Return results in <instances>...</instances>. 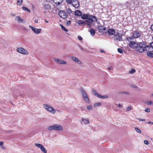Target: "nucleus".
<instances>
[{
    "label": "nucleus",
    "instance_id": "obj_1",
    "mask_svg": "<svg viewBox=\"0 0 153 153\" xmlns=\"http://www.w3.org/2000/svg\"><path fill=\"white\" fill-rule=\"evenodd\" d=\"M150 48L149 46H147L143 42L139 43V45L137 49V51L140 53H143L145 51H147L149 48Z\"/></svg>",
    "mask_w": 153,
    "mask_h": 153
},
{
    "label": "nucleus",
    "instance_id": "obj_2",
    "mask_svg": "<svg viewBox=\"0 0 153 153\" xmlns=\"http://www.w3.org/2000/svg\"><path fill=\"white\" fill-rule=\"evenodd\" d=\"M48 129L49 131L54 130L59 131L62 130H63V127L60 125L54 124L51 126L48 127Z\"/></svg>",
    "mask_w": 153,
    "mask_h": 153
},
{
    "label": "nucleus",
    "instance_id": "obj_3",
    "mask_svg": "<svg viewBox=\"0 0 153 153\" xmlns=\"http://www.w3.org/2000/svg\"><path fill=\"white\" fill-rule=\"evenodd\" d=\"M43 106L47 111L53 114H54L56 113V110L51 106L46 104H44Z\"/></svg>",
    "mask_w": 153,
    "mask_h": 153
},
{
    "label": "nucleus",
    "instance_id": "obj_4",
    "mask_svg": "<svg viewBox=\"0 0 153 153\" xmlns=\"http://www.w3.org/2000/svg\"><path fill=\"white\" fill-rule=\"evenodd\" d=\"M18 52L25 55H27L29 54L28 51L25 49L19 47L17 50Z\"/></svg>",
    "mask_w": 153,
    "mask_h": 153
},
{
    "label": "nucleus",
    "instance_id": "obj_5",
    "mask_svg": "<svg viewBox=\"0 0 153 153\" xmlns=\"http://www.w3.org/2000/svg\"><path fill=\"white\" fill-rule=\"evenodd\" d=\"M97 18L95 16L89 15L88 19L86 20V22L92 23L93 22H97Z\"/></svg>",
    "mask_w": 153,
    "mask_h": 153
},
{
    "label": "nucleus",
    "instance_id": "obj_6",
    "mask_svg": "<svg viewBox=\"0 0 153 153\" xmlns=\"http://www.w3.org/2000/svg\"><path fill=\"white\" fill-rule=\"evenodd\" d=\"M114 38L115 40L119 41H122L123 40L122 34L117 32L116 34L114 35Z\"/></svg>",
    "mask_w": 153,
    "mask_h": 153
},
{
    "label": "nucleus",
    "instance_id": "obj_7",
    "mask_svg": "<svg viewBox=\"0 0 153 153\" xmlns=\"http://www.w3.org/2000/svg\"><path fill=\"white\" fill-rule=\"evenodd\" d=\"M35 145L37 147L40 148V150L44 153H47V152L46 149L44 148L43 145L38 143H36L35 144Z\"/></svg>",
    "mask_w": 153,
    "mask_h": 153
},
{
    "label": "nucleus",
    "instance_id": "obj_8",
    "mask_svg": "<svg viewBox=\"0 0 153 153\" xmlns=\"http://www.w3.org/2000/svg\"><path fill=\"white\" fill-rule=\"evenodd\" d=\"M139 45V43L138 42L137 43L134 41L129 43V46L133 49L137 48Z\"/></svg>",
    "mask_w": 153,
    "mask_h": 153
},
{
    "label": "nucleus",
    "instance_id": "obj_9",
    "mask_svg": "<svg viewBox=\"0 0 153 153\" xmlns=\"http://www.w3.org/2000/svg\"><path fill=\"white\" fill-rule=\"evenodd\" d=\"M59 16L62 18L65 19L68 16V14L65 11H60L59 13Z\"/></svg>",
    "mask_w": 153,
    "mask_h": 153
},
{
    "label": "nucleus",
    "instance_id": "obj_10",
    "mask_svg": "<svg viewBox=\"0 0 153 153\" xmlns=\"http://www.w3.org/2000/svg\"><path fill=\"white\" fill-rule=\"evenodd\" d=\"M53 60L56 62L59 63L61 65H67V62L57 58H54L53 59Z\"/></svg>",
    "mask_w": 153,
    "mask_h": 153
},
{
    "label": "nucleus",
    "instance_id": "obj_11",
    "mask_svg": "<svg viewBox=\"0 0 153 153\" xmlns=\"http://www.w3.org/2000/svg\"><path fill=\"white\" fill-rule=\"evenodd\" d=\"M71 58L72 61L79 65H81L82 63V62L79 59L75 56H72Z\"/></svg>",
    "mask_w": 153,
    "mask_h": 153
},
{
    "label": "nucleus",
    "instance_id": "obj_12",
    "mask_svg": "<svg viewBox=\"0 0 153 153\" xmlns=\"http://www.w3.org/2000/svg\"><path fill=\"white\" fill-rule=\"evenodd\" d=\"M29 27H30L34 32L36 34L39 33L42 30V29L41 28L37 29L30 25L29 26Z\"/></svg>",
    "mask_w": 153,
    "mask_h": 153
},
{
    "label": "nucleus",
    "instance_id": "obj_13",
    "mask_svg": "<svg viewBox=\"0 0 153 153\" xmlns=\"http://www.w3.org/2000/svg\"><path fill=\"white\" fill-rule=\"evenodd\" d=\"M72 4L73 6L76 8H77L79 6V3L77 0H74Z\"/></svg>",
    "mask_w": 153,
    "mask_h": 153
},
{
    "label": "nucleus",
    "instance_id": "obj_14",
    "mask_svg": "<svg viewBox=\"0 0 153 153\" xmlns=\"http://www.w3.org/2000/svg\"><path fill=\"white\" fill-rule=\"evenodd\" d=\"M81 121L82 124H88L90 123L89 120L87 119H85L83 118H82L81 119Z\"/></svg>",
    "mask_w": 153,
    "mask_h": 153
},
{
    "label": "nucleus",
    "instance_id": "obj_15",
    "mask_svg": "<svg viewBox=\"0 0 153 153\" xmlns=\"http://www.w3.org/2000/svg\"><path fill=\"white\" fill-rule=\"evenodd\" d=\"M133 36L135 38H139L141 36V33L137 31H135L133 33Z\"/></svg>",
    "mask_w": 153,
    "mask_h": 153
},
{
    "label": "nucleus",
    "instance_id": "obj_16",
    "mask_svg": "<svg viewBox=\"0 0 153 153\" xmlns=\"http://www.w3.org/2000/svg\"><path fill=\"white\" fill-rule=\"evenodd\" d=\"M98 28L99 30V31L100 32H106L105 30H106V31H107V30H106V28L102 26H99Z\"/></svg>",
    "mask_w": 153,
    "mask_h": 153
},
{
    "label": "nucleus",
    "instance_id": "obj_17",
    "mask_svg": "<svg viewBox=\"0 0 153 153\" xmlns=\"http://www.w3.org/2000/svg\"><path fill=\"white\" fill-rule=\"evenodd\" d=\"M108 33L111 35H114L116 33L115 30L113 29H109L108 30Z\"/></svg>",
    "mask_w": 153,
    "mask_h": 153
},
{
    "label": "nucleus",
    "instance_id": "obj_18",
    "mask_svg": "<svg viewBox=\"0 0 153 153\" xmlns=\"http://www.w3.org/2000/svg\"><path fill=\"white\" fill-rule=\"evenodd\" d=\"M80 92L81 93L83 98L88 96L85 91L83 89H82L80 90Z\"/></svg>",
    "mask_w": 153,
    "mask_h": 153
},
{
    "label": "nucleus",
    "instance_id": "obj_19",
    "mask_svg": "<svg viewBox=\"0 0 153 153\" xmlns=\"http://www.w3.org/2000/svg\"><path fill=\"white\" fill-rule=\"evenodd\" d=\"M133 3V5L132 7H134V6L137 7V5H138L139 2V1L138 0H134L133 1H132Z\"/></svg>",
    "mask_w": 153,
    "mask_h": 153
},
{
    "label": "nucleus",
    "instance_id": "obj_20",
    "mask_svg": "<svg viewBox=\"0 0 153 153\" xmlns=\"http://www.w3.org/2000/svg\"><path fill=\"white\" fill-rule=\"evenodd\" d=\"M78 24L80 26H82L86 24V22L82 20H79L77 22Z\"/></svg>",
    "mask_w": 153,
    "mask_h": 153
},
{
    "label": "nucleus",
    "instance_id": "obj_21",
    "mask_svg": "<svg viewBox=\"0 0 153 153\" xmlns=\"http://www.w3.org/2000/svg\"><path fill=\"white\" fill-rule=\"evenodd\" d=\"M44 7L45 9L47 10H50L51 8V6L49 4H45Z\"/></svg>",
    "mask_w": 153,
    "mask_h": 153
},
{
    "label": "nucleus",
    "instance_id": "obj_22",
    "mask_svg": "<svg viewBox=\"0 0 153 153\" xmlns=\"http://www.w3.org/2000/svg\"><path fill=\"white\" fill-rule=\"evenodd\" d=\"M89 16L88 14H86L81 15V18L83 19H88V18Z\"/></svg>",
    "mask_w": 153,
    "mask_h": 153
},
{
    "label": "nucleus",
    "instance_id": "obj_23",
    "mask_svg": "<svg viewBox=\"0 0 153 153\" xmlns=\"http://www.w3.org/2000/svg\"><path fill=\"white\" fill-rule=\"evenodd\" d=\"M82 13L79 10H76L75 11L74 14L75 15L78 16H80L82 15Z\"/></svg>",
    "mask_w": 153,
    "mask_h": 153
},
{
    "label": "nucleus",
    "instance_id": "obj_24",
    "mask_svg": "<svg viewBox=\"0 0 153 153\" xmlns=\"http://www.w3.org/2000/svg\"><path fill=\"white\" fill-rule=\"evenodd\" d=\"M126 5L127 7H133L132 5H133V3L132 1H128L126 2Z\"/></svg>",
    "mask_w": 153,
    "mask_h": 153
},
{
    "label": "nucleus",
    "instance_id": "obj_25",
    "mask_svg": "<svg viewBox=\"0 0 153 153\" xmlns=\"http://www.w3.org/2000/svg\"><path fill=\"white\" fill-rule=\"evenodd\" d=\"M63 0H53V1L55 4H59L62 2Z\"/></svg>",
    "mask_w": 153,
    "mask_h": 153
},
{
    "label": "nucleus",
    "instance_id": "obj_26",
    "mask_svg": "<svg viewBox=\"0 0 153 153\" xmlns=\"http://www.w3.org/2000/svg\"><path fill=\"white\" fill-rule=\"evenodd\" d=\"M134 38H135L133 36L131 37H128L126 39L127 40H128L129 42H133V40L134 39Z\"/></svg>",
    "mask_w": 153,
    "mask_h": 153
},
{
    "label": "nucleus",
    "instance_id": "obj_27",
    "mask_svg": "<svg viewBox=\"0 0 153 153\" xmlns=\"http://www.w3.org/2000/svg\"><path fill=\"white\" fill-rule=\"evenodd\" d=\"M16 19H17V22L19 23H21L23 22V20L19 16H16Z\"/></svg>",
    "mask_w": 153,
    "mask_h": 153
},
{
    "label": "nucleus",
    "instance_id": "obj_28",
    "mask_svg": "<svg viewBox=\"0 0 153 153\" xmlns=\"http://www.w3.org/2000/svg\"><path fill=\"white\" fill-rule=\"evenodd\" d=\"M150 48H149L148 51H149L152 52L153 51V42L150 43Z\"/></svg>",
    "mask_w": 153,
    "mask_h": 153
},
{
    "label": "nucleus",
    "instance_id": "obj_29",
    "mask_svg": "<svg viewBox=\"0 0 153 153\" xmlns=\"http://www.w3.org/2000/svg\"><path fill=\"white\" fill-rule=\"evenodd\" d=\"M98 95H99L98 97L102 99L107 98L108 97V96L107 95L102 96L100 94Z\"/></svg>",
    "mask_w": 153,
    "mask_h": 153
},
{
    "label": "nucleus",
    "instance_id": "obj_30",
    "mask_svg": "<svg viewBox=\"0 0 153 153\" xmlns=\"http://www.w3.org/2000/svg\"><path fill=\"white\" fill-rule=\"evenodd\" d=\"M83 98L86 102L88 103H90V102L88 96L85 97Z\"/></svg>",
    "mask_w": 153,
    "mask_h": 153
},
{
    "label": "nucleus",
    "instance_id": "obj_31",
    "mask_svg": "<svg viewBox=\"0 0 153 153\" xmlns=\"http://www.w3.org/2000/svg\"><path fill=\"white\" fill-rule=\"evenodd\" d=\"M92 92L94 95L96 96L97 97H98L99 96V95H98L100 94L97 93V91L93 89L92 90Z\"/></svg>",
    "mask_w": 153,
    "mask_h": 153
},
{
    "label": "nucleus",
    "instance_id": "obj_32",
    "mask_svg": "<svg viewBox=\"0 0 153 153\" xmlns=\"http://www.w3.org/2000/svg\"><path fill=\"white\" fill-rule=\"evenodd\" d=\"M90 33L92 36H94L95 34V30L93 29H91L90 30Z\"/></svg>",
    "mask_w": 153,
    "mask_h": 153
},
{
    "label": "nucleus",
    "instance_id": "obj_33",
    "mask_svg": "<svg viewBox=\"0 0 153 153\" xmlns=\"http://www.w3.org/2000/svg\"><path fill=\"white\" fill-rule=\"evenodd\" d=\"M149 52L147 53V55L150 58H153V53Z\"/></svg>",
    "mask_w": 153,
    "mask_h": 153
},
{
    "label": "nucleus",
    "instance_id": "obj_34",
    "mask_svg": "<svg viewBox=\"0 0 153 153\" xmlns=\"http://www.w3.org/2000/svg\"><path fill=\"white\" fill-rule=\"evenodd\" d=\"M22 8L23 10H26L29 13H30V10L26 7L23 6Z\"/></svg>",
    "mask_w": 153,
    "mask_h": 153
},
{
    "label": "nucleus",
    "instance_id": "obj_35",
    "mask_svg": "<svg viewBox=\"0 0 153 153\" xmlns=\"http://www.w3.org/2000/svg\"><path fill=\"white\" fill-rule=\"evenodd\" d=\"M134 129H135V131L137 132H138L139 133H140V134L141 133V131L138 128L135 127Z\"/></svg>",
    "mask_w": 153,
    "mask_h": 153
},
{
    "label": "nucleus",
    "instance_id": "obj_36",
    "mask_svg": "<svg viewBox=\"0 0 153 153\" xmlns=\"http://www.w3.org/2000/svg\"><path fill=\"white\" fill-rule=\"evenodd\" d=\"M101 104L102 103L101 102L95 103L94 104V106L97 107L101 105Z\"/></svg>",
    "mask_w": 153,
    "mask_h": 153
},
{
    "label": "nucleus",
    "instance_id": "obj_37",
    "mask_svg": "<svg viewBox=\"0 0 153 153\" xmlns=\"http://www.w3.org/2000/svg\"><path fill=\"white\" fill-rule=\"evenodd\" d=\"M60 26H61V29H62V30L66 32L68 31V30L66 29L65 27H64L62 25H60Z\"/></svg>",
    "mask_w": 153,
    "mask_h": 153
},
{
    "label": "nucleus",
    "instance_id": "obj_38",
    "mask_svg": "<svg viewBox=\"0 0 153 153\" xmlns=\"http://www.w3.org/2000/svg\"><path fill=\"white\" fill-rule=\"evenodd\" d=\"M22 2V0H17V4L18 5H20Z\"/></svg>",
    "mask_w": 153,
    "mask_h": 153
},
{
    "label": "nucleus",
    "instance_id": "obj_39",
    "mask_svg": "<svg viewBox=\"0 0 153 153\" xmlns=\"http://www.w3.org/2000/svg\"><path fill=\"white\" fill-rule=\"evenodd\" d=\"M66 11L69 14H71L72 13V11L71 10V9L70 8H68V9H67V10H66Z\"/></svg>",
    "mask_w": 153,
    "mask_h": 153
},
{
    "label": "nucleus",
    "instance_id": "obj_40",
    "mask_svg": "<svg viewBox=\"0 0 153 153\" xmlns=\"http://www.w3.org/2000/svg\"><path fill=\"white\" fill-rule=\"evenodd\" d=\"M136 71V70L135 69H133L131 70V71H129V73L130 74H133L134 73H135Z\"/></svg>",
    "mask_w": 153,
    "mask_h": 153
},
{
    "label": "nucleus",
    "instance_id": "obj_41",
    "mask_svg": "<svg viewBox=\"0 0 153 153\" xmlns=\"http://www.w3.org/2000/svg\"><path fill=\"white\" fill-rule=\"evenodd\" d=\"M87 109L88 110H91L93 109V108L91 105H90L87 107Z\"/></svg>",
    "mask_w": 153,
    "mask_h": 153
},
{
    "label": "nucleus",
    "instance_id": "obj_42",
    "mask_svg": "<svg viewBox=\"0 0 153 153\" xmlns=\"http://www.w3.org/2000/svg\"><path fill=\"white\" fill-rule=\"evenodd\" d=\"M66 2L68 4H71L73 2L72 0H66Z\"/></svg>",
    "mask_w": 153,
    "mask_h": 153
},
{
    "label": "nucleus",
    "instance_id": "obj_43",
    "mask_svg": "<svg viewBox=\"0 0 153 153\" xmlns=\"http://www.w3.org/2000/svg\"><path fill=\"white\" fill-rule=\"evenodd\" d=\"M146 104L148 105H150L152 104V102L151 101H148L146 102Z\"/></svg>",
    "mask_w": 153,
    "mask_h": 153
},
{
    "label": "nucleus",
    "instance_id": "obj_44",
    "mask_svg": "<svg viewBox=\"0 0 153 153\" xmlns=\"http://www.w3.org/2000/svg\"><path fill=\"white\" fill-rule=\"evenodd\" d=\"M118 52L120 53H123V50L121 48H118L117 49Z\"/></svg>",
    "mask_w": 153,
    "mask_h": 153
},
{
    "label": "nucleus",
    "instance_id": "obj_45",
    "mask_svg": "<svg viewBox=\"0 0 153 153\" xmlns=\"http://www.w3.org/2000/svg\"><path fill=\"white\" fill-rule=\"evenodd\" d=\"M144 143L146 145H148L149 144V142L148 140H145L144 141Z\"/></svg>",
    "mask_w": 153,
    "mask_h": 153
},
{
    "label": "nucleus",
    "instance_id": "obj_46",
    "mask_svg": "<svg viewBox=\"0 0 153 153\" xmlns=\"http://www.w3.org/2000/svg\"><path fill=\"white\" fill-rule=\"evenodd\" d=\"M145 111L146 112H149L150 111V109L149 108H147L145 109Z\"/></svg>",
    "mask_w": 153,
    "mask_h": 153
},
{
    "label": "nucleus",
    "instance_id": "obj_47",
    "mask_svg": "<svg viewBox=\"0 0 153 153\" xmlns=\"http://www.w3.org/2000/svg\"><path fill=\"white\" fill-rule=\"evenodd\" d=\"M131 107L130 106H129V107H128L126 108V111H130V110H131Z\"/></svg>",
    "mask_w": 153,
    "mask_h": 153
},
{
    "label": "nucleus",
    "instance_id": "obj_48",
    "mask_svg": "<svg viewBox=\"0 0 153 153\" xmlns=\"http://www.w3.org/2000/svg\"><path fill=\"white\" fill-rule=\"evenodd\" d=\"M137 120H139L140 121H145V120L144 119H141V118H137Z\"/></svg>",
    "mask_w": 153,
    "mask_h": 153
},
{
    "label": "nucleus",
    "instance_id": "obj_49",
    "mask_svg": "<svg viewBox=\"0 0 153 153\" xmlns=\"http://www.w3.org/2000/svg\"><path fill=\"white\" fill-rule=\"evenodd\" d=\"M78 39L79 40H82V38L80 36H78Z\"/></svg>",
    "mask_w": 153,
    "mask_h": 153
},
{
    "label": "nucleus",
    "instance_id": "obj_50",
    "mask_svg": "<svg viewBox=\"0 0 153 153\" xmlns=\"http://www.w3.org/2000/svg\"><path fill=\"white\" fill-rule=\"evenodd\" d=\"M87 25L88 27H90L91 26L90 23H87Z\"/></svg>",
    "mask_w": 153,
    "mask_h": 153
},
{
    "label": "nucleus",
    "instance_id": "obj_51",
    "mask_svg": "<svg viewBox=\"0 0 153 153\" xmlns=\"http://www.w3.org/2000/svg\"><path fill=\"white\" fill-rule=\"evenodd\" d=\"M71 23V21H69L67 22L66 24L67 25H70Z\"/></svg>",
    "mask_w": 153,
    "mask_h": 153
},
{
    "label": "nucleus",
    "instance_id": "obj_52",
    "mask_svg": "<svg viewBox=\"0 0 153 153\" xmlns=\"http://www.w3.org/2000/svg\"><path fill=\"white\" fill-rule=\"evenodd\" d=\"M3 144V142L2 141H0V146H2Z\"/></svg>",
    "mask_w": 153,
    "mask_h": 153
},
{
    "label": "nucleus",
    "instance_id": "obj_53",
    "mask_svg": "<svg viewBox=\"0 0 153 153\" xmlns=\"http://www.w3.org/2000/svg\"><path fill=\"white\" fill-rule=\"evenodd\" d=\"M146 123L148 124H152L153 125V122H151V121H149Z\"/></svg>",
    "mask_w": 153,
    "mask_h": 153
},
{
    "label": "nucleus",
    "instance_id": "obj_54",
    "mask_svg": "<svg viewBox=\"0 0 153 153\" xmlns=\"http://www.w3.org/2000/svg\"><path fill=\"white\" fill-rule=\"evenodd\" d=\"M79 47L81 50H82L83 51H84V49L82 47L80 46H79Z\"/></svg>",
    "mask_w": 153,
    "mask_h": 153
},
{
    "label": "nucleus",
    "instance_id": "obj_55",
    "mask_svg": "<svg viewBox=\"0 0 153 153\" xmlns=\"http://www.w3.org/2000/svg\"><path fill=\"white\" fill-rule=\"evenodd\" d=\"M118 106L120 108H121L122 107V105L120 104H119L118 105Z\"/></svg>",
    "mask_w": 153,
    "mask_h": 153
},
{
    "label": "nucleus",
    "instance_id": "obj_56",
    "mask_svg": "<svg viewBox=\"0 0 153 153\" xmlns=\"http://www.w3.org/2000/svg\"><path fill=\"white\" fill-rule=\"evenodd\" d=\"M123 94H129V93L127 92H123Z\"/></svg>",
    "mask_w": 153,
    "mask_h": 153
},
{
    "label": "nucleus",
    "instance_id": "obj_57",
    "mask_svg": "<svg viewBox=\"0 0 153 153\" xmlns=\"http://www.w3.org/2000/svg\"><path fill=\"white\" fill-rule=\"evenodd\" d=\"M1 148L3 149H5V148L3 145L1 146Z\"/></svg>",
    "mask_w": 153,
    "mask_h": 153
},
{
    "label": "nucleus",
    "instance_id": "obj_58",
    "mask_svg": "<svg viewBox=\"0 0 153 153\" xmlns=\"http://www.w3.org/2000/svg\"><path fill=\"white\" fill-rule=\"evenodd\" d=\"M151 30L153 31V25H151Z\"/></svg>",
    "mask_w": 153,
    "mask_h": 153
},
{
    "label": "nucleus",
    "instance_id": "obj_59",
    "mask_svg": "<svg viewBox=\"0 0 153 153\" xmlns=\"http://www.w3.org/2000/svg\"><path fill=\"white\" fill-rule=\"evenodd\" d=\"M34 22H35V23H37L38 22V20L37 19H35V21H34Z\"/></svg>",
    "mask_w": 153,
    "mask_h": 153
},
{
    "label": "nucleus",
    "instance_id": "obj_60",
    "mask_svg": "<svg viewBox=\"0 0 153 153\" xmlns=\"http://www.w3.org/2000/svg\"><path fill=\"white\" fill-rule=\"evenodd\" d=\"M24 30H26V31H28V30H27V29L26 28H24Z\"/></svg>",
    "mask_w": 153,
    "mask_h": 153
},
{
    "label": "nucleus",
    "instance_id": "obj_61",
    "mask_svg": "<svg viewBox=\"0 0 153 153\" xmlns=\"http://www.w3.org/2000/svg\"><path fill=\"white\" fill-rule=\"evenodd\" d=\"M100 52H101V53H103V52L104 53V52H104L103 51V50H101V51H100Z\"/></svg>",
    "mask_w": 153,
    "mask_h": 153
},
{
    "label": "nucleus",
    "instance_id": "obj_62",
    "mask_svg": "<svg viewBox=\"0 0 153 153\" xmlns=\"http://www.w3.org/2000/svg\"><path fill=\"white\" fill-rule=\"evenodd\" d=\"M7 132H10V133H12V131H8Z\"/></svg>",
    "mask_w": 153,
    "mask_h": 153
},
{
    "label": "nucleus",
    "instance_id": "obj_63",
    "mask_svg": "<svg viewBox=\"0 0 153 153\" xmlns=\"http://www.w3.org/2000/svg\"><path fill=\"white\" fill-rule=\"evenodd\" d=\"M45 21L46 22V23H48V21H47L46 20H45Z\"/></svg>",
    "mask_w": 153,
    "mask_h": 153
},
{
    "label": "nucleus",
    "instance_id": "obj_64",
    "mask_svg": "<svg viewBox=\"0 0 153 153\" xmlns=\"http://www.w3.org/2000/svg\"><path fill=\"white\" fill-rule=\"evenodd\" d=\"M108 70H110L111 69V68L110 67H108Z\"/></svg>",
    "mask_w": 153,
    "mask_h": 153
}]
</instances>
